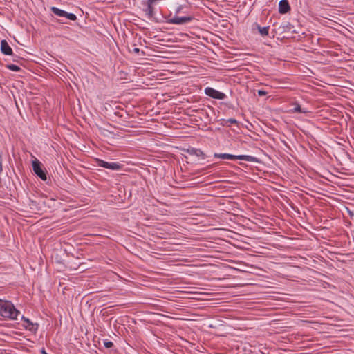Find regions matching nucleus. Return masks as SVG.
Instances as JSON below:
<instances>
[{
    "instance_id": "2",
    "label": "nucleus",
    "mask_w": 354,
    "mask_h": 354,
    "mask_svg": "<svg viewBox=\"0 0 354 354\" xmlns=\"http://www.w3.org/2000/svg\"><path fill=\"white\" fill-rule=\"evenodd\" d=\"M214 157L216 158L227 159L231 160H240L252 162H258L257 158L249 155H232L230 153H215L214 154Z\"/></svg>"
},
{
    "instance_id": "5",
    "label": "nucleus",
    "mask_w": 354,
    "mask_h": 354,
    "mask_svg": "<svg viewBox=\"0 0 354 354\" xmlns=\"http://www.w3.org/2000/svg\"><path fill=\"white\" fill-rule=\"evenodd\" d=\"M194 19L193 16H183V17H178L175 15L174 17L168 19L167 22L169 24H184L192 21Z\"/></svg>"
},
{
    "instance_id": "16",
    "label": "nucleus",
    "mask_w": 354,
    "mask_h": 354,
    "mask_svg": "<svg viewBox=\"0 0 354 354\" xmlns=\"http://www.w3.org/2000/svg\"><path fill=\"white\" fill-rule=\"evenodd\" d=\"M186 8L185 6H179L175 10L176 15L179 13H187V11L184 10V9Z\"/></svg>"
},
{
    "instance_id": "7",
    "label": "nucleus",
    "mask_w": 354,
    "mask_h": 354,
    "mask_svg": "<svg viewBox=\"0 0 354 354\" xmlns=\"http://www.w3.org/2000/svg\"><path fill=\"white\" fill-rule=\"evenodd\" d=\"M23 326L30 332L36 333L38 330V324L32 322L29 319L22 316Z\"/></svg>"
},
{
    "instance_id": "22",
    "label": "nucleus",
    "mask_w": 354,
    "mask_h": 354,
    "mask_svg": "<svg viewBox=\"0 0 354 354\" xmlns=\"http://www.w3.org/2000/svg\"><path fill=\"white\" fill-rule=\"evenodd\" d=\"M258 95L259 96H264V95H267V92L263 90H259Z\"/></svg>"
},
{
    "instance_id": "19",
    "label": "nucleus",
    "mask_w": 354,
    "mask_h": 354,
    "mask_svg": "<svg viewBox=\"0 0 354 354\" xmlns=\"http://www.w3.org/2000/svg\"><path fill=\"white\" fill-rule=\"evenodd\" d=\"M221 120L223 122H225L226 123H230V124H236L238 123L237 120L234 118H230L227 120Z\"/></svg>"
},
{
    "instance_id": "13",
    "label": "nucleus",
    "mask_w": 354,
    "mask_h": 354,
    "mask_svg": "<svg viewBox=\"0 0 354 354\" xmlns=\"http://www.w3.org/2000/svg\"><path fill=\"white\" fill-rule=\"evenodd\" d=\"M294 26L290 22H286L280 26V28L282 29L283 32H290L292 29H293Z\"/></svg>"
},
{
    "instance_id": "18",
    "label": "nucleus",
    "mask_w": 354,
    "mask_h": 354,
    "mask_svg": "<svg viewBox=\"0 0 354 354\" xmlns=\"http://www.w3.org/2000/svg\"><path fill=\"white\" fill-rule=\"evenodd\" d=\"M294 112L297 113H306V111H303L301 108V106L299 104H297L295 107L293 109Z\"/></svg>"
},
{
    "instance_id": "10",
    "label": "nucleus",
    "mask_w": 354,
    "mask_h": 354,
    "mask_svg": "<svg viewBox=\"0 0 354 354\" xmlns=\"http://www.w3.org/2000/svg\"><path fill=\"white\" fill-rule=\"evenodd\" d=\"M187 152L192 156H201L203 159L205 158V155L204 153L199 149H195V148H191L188 149L187 150Z\"/></svg>"
},
{
    "instance_id": "11",
    "label": "nucleus",
    "mask_w": 354,
    "mask_h": 354,
    "mask_svg": "<svg viewBox=\"0 0 354 354\" xmlns=\"http://www.w3.org/2000/svg\"><path fill=\"white\" fill-rule=\"evenodd\" d=\"M50 10L54 15L59 16V17H65V15H66V11L61 10L57 7H54V6L51 7Z\"/></svg>"
},
{
    "instance_id": "23",
    "label": "nucleus",
    "mask_w": 354,
    "mask_h": 354,
    "mask_svg": "<svg viewBox=\"0 0 354 354\" xmlns=\"http://www.w3.org/2000/svg\"><path fill=\"white\" fill-rule=\"evenodd\" d=\"M3 169H2V156H1V154L0 153V173L2 171Z\"/></svg>"
},
{
    "instance_id": "14",
    "label": "nucleus",
    "mask_w": 354,
    "mask_h": 354,
    "mask_svg": "<svg viewBox=\"0 0 354 354\" xmlns=\"http://www.w3.org/2000/svg\"><path fill=\"white\" fill-rule=\"evenodd\" d=\"M6 68L10 71H15V72L19 71L21 70L19 66H18L17 65H15V64H12L6 65Z\"/></svg>"
},
{
    "instance_id": "12",
    "label": "nucleus",
    "mask_w": 354,
    "mask_h": 354,
    "mask_svg": "<svg viewBox=\"0 0 354 354\" xmlns=\"http://www.w3.org/2000/svg\"><path fill=\"white\" fill-rule=\"evenodd\" d=\"M255 26L261 35L267 36L268 35L269 26L261 27L257 24H255Z\"/></svg>"
},
{
    "instance_id": "25",
    "label": "nucleus",
    "mask_w": 354,
    "mask_h": 354,
    "mask_svg": "<svg viewBox=\"0 0 354 354\" xmlns=\"http://www.w3.org/2000/svg\"><path fill=\"white\" fill-rule=\"evenodd\" d=\"M290 32H291L292 33H298V32L296 31V30H295V29H293V30L292 29Z\"/></svg>"
},
{
    "instance_id": "26",
    "label": "nucleus",
    "mask_w": 354,
    "mask_h": 354,
    "mask_svg": "<svg viewBox=\"0 0 354 354\" xmlns=\"http://www.w3.org/2000/svg\"><path fill=\"white\" fill-rule=\"evenodd\" d=\"M41 353H42V354H47V353H46V351L44 350V348H43V349L41 350Z\"/></svg>"
},
{
    "instance_id": "9",
    "label": "nucleus",
    "mask_w": 354,
    "mask_h": 354,
    "mask_svg": "<svg viewBox=\"0 0 354 354\" xmlns=\"http://www.w3.org/2000/svg\"><path fill=\"white\" fill-rule=\"evenodd\" d=\"M290 10V6L288 0H281L279 3V12L286 14Z\"/></svg>"
},
{
    "instance_id": "24",
    "label": "nucleus",
    "mask_w": 354,
    "mask_h": 354,
    "mask_svg": "<svg viewBox=\"0 0 354 354\" xmlns=\"http://www.w3.org/2000/svg\"><path fill=\"white\" fill-rule=\"evenodd\" d=\"M133 52L134 53H136V54H138V53H139V52H140V49H139L138 48H134L133 49Z\"/></svg>"
},
{
    "instance_id": "15",
    "label": "nucleus",
    "mask_w": 354,
    "mask_h": 354,
    "mask_svg": "<svg viewBox=\"0 0 354 354\" xmlns=\"http://www.w3.org/2000/svg\"><path fill=\"white\" fill-rule=\"evenodd\" d=\"M103 344L104 347L106 348H111L113 346V343L107 339L103 341Z\"/></svg>"
},
{
    "instance_id": "3",
    "label": "nucleus",
    "mask_w": 354,
    "mask_h": 354,
    "mask_svg": "<svg viewBox=\"0 0 354 354\" xmlns=\"http://www.w3.org/2000/svg\"><path fill=\"white\" fill-rule=\"evenodd\" d=\"M32 170L34 173L42 180H47V171L43 167L41 162L37 159H35L32 162Z\"/></svg>"
},
{
    "instance_id": "21",
    "label": "nucleus",
    "mask_w": 354,
    "mask_h": 354,
    "mask_svg": "<svg viewBox=\"0 0 354 354\" xmlns=\"http://www.w3.org/2000/svg\"><path fill=\"white\" fill-rule=\"evenodd\" d=\"M13 62H19L20 59H21V58L16 55H13Z\"/></svg>"
},
{
    "instance_id": "4",
    "label": "nucleus",
    "mask_w": 354,
    "mask_h": 354,
    "mask_svg": "<svg viewBox=\"0 0 354 354\" xmlns=\"http://www.w3.org/2000/svg\"><path fill=\"white\" fill-rule=\"evenodd\" d=\"M96 163L99 167H102L113 171H118L122 167V165H121L119 162H108L98 158L96 159Z\"/></svg>"
},
{
    "instance_id": "20",
    "label": "nucleus",
    "mask_w": 354,
    "mask_h": 354,
    "mask_svg": "<svg viewBox=\"0 0 354 354\" xmlns=\"http://www.w3.org/2000/svg\"><path fill=\"white\" fill-rule=\"evenodd\" d=\"M29 205L30 206V208L32 209H35V207H36V201H32V200H30Z\"/></svg>"
},
{
    "instance_id": "6",
    "label": "nucleus",
    "mask_w": 354,
    "mask_h": 354,
    "mask_svg": "<svg viewBox=\"0 0 354 354\" xmlns=\"http://www.w3.org/2000/svg\"><path fill=\"white\" fill-rule=\"evenodd\" d=\"M204 92L205 95L214 99L223 100L226 97V95L225 93L211 87L205 88Z\"/></svg>"
},
{
    "instance_id": "1",
    "label": "nucleus",
    "mask_w": 354,
    "mask_h": 354,
    "mask_svg": "<svg viewBox=\"0 0 354 354\" xmlns=\"http://www.w3.org/2000/svg\"><path fill=\"white\" fill-rule=\"evenodd\" d=\"M19 311L11 301L0 299V316L10 319H17Z\"/></svg>"
},
{
    "instance_id": "8",
    "label": "nucleus",
    "mask_w": 354,
    "mask_h": 354,
    "mask_svg": "<svg viewBox=\"0 0 354 354\" xmlns=\"http://www.w3.org/2000/svg\"><path fill=\"white\" fill-rule=\"evenodd\" d=\"M1 52L5 55H13V51L6 39L1 41Z\"/></svg>"
},
{
    "instance_id": "17",
    "label": "nucleus",
    "mask_w": 354,
    "mask_h": 354,
    "mask_svg": "<svg viewBox=\"0 0 354 354\" xmlns=\"http://www.w3.org/2000/svg\"><path fill=\"white\" fill-rule=\"evenodd\" d=\"M65 17L67 19L71 20V21H75L77 19V17L73 13H68L66 12V15H65Z\"/></svg>"
}]
</instances>
